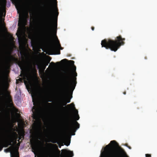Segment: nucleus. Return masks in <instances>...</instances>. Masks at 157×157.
<instances>
[{"label":"nucleus","mask_w":157,"mask_h":157,"mask_svg":"<svg viewBox=\"0 0 157 157\" xmlns=\"http://www.w3.org/2000/svg\"><path fill=\"white\" fill-rule=\"evenodd\" d=\"M67 61V59H64L60 61V62L61 63H64L65 62Z\"/></svg>","instance_id":"21"},{"label":"nucleus","mask_w":157,"mask_h":157,"mask_svg":"<svg viewBox=\"0 0 157 157\" xmlns=\"http://www.w3.org/2000/svg\"><path fill=\"white\" fill-rule=\"evenodd\" d=\"M70 142H68V143L67 144H66V145L67 146H68L70 144Z\"/></svg>","instance_id":"29"},{"label":"nucleus","mask_w":157,"mask_h":157,"mask_svg":"<svg viewBox=\"0 0 157 157\" xmlns=\"http://www.w3.org/2000/svg\"><path fill=\"white\" fill-rule=\"evenodd\" d=\"M35 157H36V155H35Z\"/></svg>","instance_id":"45"},{"label":"nucleus","mask_w":157,"mask_h":157,"mask_svg":"<svg viewBox=\"0 0 157 157\" xmlns=\"http://www.w3.org/2000/svg\"><path fill=\"white\" fill-rule=\"evenodd\" d=\"M51 64L53 65H55V63H54V62H51Z\"/></svg>","instance_id":"27"},{"label":"nucleus","mask_w":157,"mask_h":157,"mask_svg":"<svg viewBox=\"0 0 157 157\" xmlns=\"http://www.w3.org/2000/svg\"><path fill=\"white\" fill-rule=\"evenodd\" d=\"M32 101L34 105H37L39 103V100L36 95H35L34 97L32 96Z\"/></svg>","instance_id":"12"},{"label":"nucleus","mask_w":157,"mask_h":157,"mask_svg":"<svg viewBox=\"0 0 157 157\" xmlns=\"http://www.w3.org/2000/svg\"><path fill=\"white\" fill-rule=\"evenodd\" d=\"M49 58H50V59H51V58L49 56ZM50 60H49V61L47 62H46L45 63V65H44V69H45V67H46V66H47L48 65V63H49L50 62Z\"/></svg>","instance_id":"20"},{"label":"nucleus","mask_w":157,"mask_h":157,"mask_svg":"<svg viewBox=\"0 0 157 157\" xmlns=\"http://www.w3.org/2000/svg\"><path fill=\"white\" fill-rule=\"evenodd\" d=\"M48 101H49V102H52V100H49Z\"/></svg>","instance_id":"33"},{"label":"nucleus","mask_w":157,"mask_h":157,"mask_svg":"<svg viewBox=\"0 0 157 157\" xmlns=\"http://www.w3.org/2000/svg\"><path fill=\"white\" fill-rule=\"evenodd\" d=\"M73 135H75V133H73L72 134Z\"/></svg>","instance_id":"38"},{"label":"nucleus","mask_w":157,"mask_h":157,"mask_svg":"<svg viewBox=\"0 0 157 157\" xmlns=\"http://www.w3.org/2000/svg\"><path fill=\"white\" fill-rule=\"evenodd\" d=\"M10 157H19V153L18 151H15L13 153L11 152Z\"/></svg>","instance_id":"14"},{"label":"nucleus","mask_w":157,"mask_h":157,"mask_svg":"<svg viewBox=\"0 0 157 157\" xmlns=\"http://www.w3.org/2000/svg\"><path fill=\"white\" fill-rule=\"evenodd\" d=\"M25 17V16L24 14H22L21 16L20 17V18L23 21L24 20Z\"/></svg>","instance_id":"18"},{"label":"nucleus","mask_w":157,"mask_h":157,"mask_svg":"<svg viewBox=\"0 0 157 157\" xmlns=\"http://www.w3.org/2000/svg\"><path fill=\"white\" fill-rule=\"evenodd\" d=\"M124 145L127 147L129 146L127 144H125Z\"/></svg>","instance_id":"28"},{"label":"nucleus","mask_w":157,"mask_h":157,"mask_svg":"<svg viewBox=\"0 0 157 157\" xmlns=\"http://www.w3.org/2000/svg\"><path fill=\"white\" fill-rule=\"evenodd\" d=\"M18 25H19V23H18Z\"/></svg>","instance_id":"43"},{"label":"nucleus","mask_w":157,"mask_h":157,"mask_svg":"<svg viewBox=\"0 0 157 157\" xmlns=\"http://www.w3.org/2000/svg\"><path fill=\"white\" fill-rule=\"evenodd\" d=\"M124 38H122L120 35L117 36L115 40L111 39H105L101 41L102 47H104L106 49H110L112 51L116 52L120 47L124 44Z\"/></svg>","instance_id":"5"},{"label":"nucleus","mask_w":157,"mask_h":157,"mask_svg":"<svg viewBox=\"0 0 157 157\" xmlns=\"http://www.w3.org/2000/svg\"><path fill=\"white\" fill-rule=\"evenodd\" d=\"M128 157L124 150L115 140H112L101 151L100 157Z\"/></svg>","instance_id":"3"},{"label":"nucleus","mask_w":157,"mask_h":157,"mask_svg":"<svg viewBox=\"0 0 157 157\" xmlns=\"http://www.w3.org/2000/svg\"><path fill=\"white\" fill-rule=\"evenodd\" d=\"M146 157H151V155L150 154H145Z\"/></svg>","instance_id":"22"},{"label":"nucleus","mask_w":157,"mask_h":157,"mask_svg":"<svg viewBox=\"0 0 157 157\" xmlns=\"http://www.w3.org/2000/svg\"><path fill=\"white\" fill-rule=\"evenodd\" d=\"M66 131L67 132H75L79 128L80 125L76 121H73L71 115L65 120L63 124Z\"/></svg>","instance_id":"7"},{"label":"nucleus","mask_w":157,"mask_h":157,"mask_svg":"<svg viewBox=\"0 0 157 157\" xmlns=\"http://www.w3.org/2000/svg\"><path fill=\"white\" fill-rule=\"evenodd\" d=\"M6 3V2H1L0 1V17L3 14V11L5 10Z\"/></svg>","instance_id":"11"},{"label":"nucleus","mask_w":157,"mask_h":157,"mask_svg":"<svg viewBox=\"0 0 157 157\" xmlns=\"http://www.w3.org/2000/svg\"><path fill=\"white\" fill-rule=\"evenodd\" d=\"M60 50H58V53H57V54H60Z\"/></svg>","instance_id":"25"},{"label":"nucleus","mask_w":157,"mask_h":157,"mask_svg":"<svg viewBox=\"0 0 157 157\" xmlns=\"http://www.w3.org/2000/svg\"><path fill=\"white\" fill-rule=\"evenodd\" d=\"M72 96L71 98H69L68 97H66L64 98V99L67 102V103H70L71 101V99Z\"/></svg>","instance_id":"15"},{"label":"nucleus","mask_w":157,"mask_h":157,"mask_svg":"<svg viewBox=\"0 0 157 157\" xmlns=\"http://www.w3.org/2000/svg\"><path fill=\"white\" fill-rule=\"evenodd\" d=\"M56 63L57 64H59V62H57Z\"/></svg>","instance_id":"36"},{"label":"nucleus","mask_w":157,"mask_h":157,"mask_svg":"<svg viewBox=\"0 0 157 157\" xmlns=\"http://www.w3.org/2000/svg\"><path fill=\"white\" fill-rule=\"evenodd\" d=\"M128 147L130 149H132L131 147L129 146Z\"/></svg>","instance_id":"30"},{"label":"nucleus","mask_w":157,"mask_h":157,"mask_svg":"<svg viewBox=\"0 0 157 157\" xmlns=\"http://www.w3.org/2000/svg\"><path fill=\"white\" fill-rule=\"evenodd\" d=\"M2 56L4 63L0 68V86L2 87L6 86L8 89V78L5 77V75L10 68V63L11 60L17 64L22 70L24 68L25 65L22 61L11 56V53L8 51L4 52Z\"/></svg>","instance_id":"2"},{"label":"nucleus","mask_w":157,"mask_h":157,"mask_svg":"<svg viewBox=\"0 0 157 157\" xmlns=\"http://www.w3.org/2000/svg\"><path fill=\"white\" fill-rule=\"evenodd\" d=\"M38 142L40 143V141L38 140H37L34 139L30 140L32 151L34 152L35 155L39 151L40 148V145Z\"/></svg>","instance_id":"9"},{"label":"nucleus","mask_w":157,"mask_h":157,"mask_svg":"<svg viewBox=\"0 0 157 157\" xmlns=\"http://www.w3.org/2000/svg\"><path fill=\"white\" fill-rule=\"evenodd\" d=\"M14 133L16 135H17V134H16V133H15V132H14Z\"/></svg>","instance_id":"41"},{"label":"nucleus","mask_w":157,"mask_h":157,"mask_svg":"<svg viewBox=\"0 0 157 157\" xmlns=\"http://www.w3.org/2000/svg\"><path fill=\"white\" fill-rule=\"evenodd\" d=\"M48 105H51V103H48Z\"/></svg>","instance_id":"37"},{"label":"nucleus","mask_w":157,"mask_h":157,"mask_svg":"<svg viewBox=\"0 0 157 157\" xmlns=\"http://www.w3.org/2000/svg\"><path fill=\"white\" fill-rule=\"evenodd\" d=\"M45 1L47 9V17L44 32L49 41L52 42L55 38L58 47L61 48V45L56 36L57 18L59 14L57 0H45Z\"/></svg>","instance_id":"1"},{"label":"nucleus","mask_w":157,"mask_h":157,"mask_svg":"<svg viewBox=\"0 0 157 157\" xmlns=\"http://www.w3.org/2000/svg\"><path fill=\"white\" fill-rule=\"evenodd\" d=\"M46 145L50 149L54 148L53 153V157H72L74 155L72 151H67L65 149L62 150V153H61L56 144L49 143H47Z\"/></svg>","instance_id":"6"},{"label":"nucleus","mask_w":157,"mask_h":157,"mask_svg":"<svg viewBox=\"0 0 157 157\" xmlns=\"http://www.w3.org/2000/svg\"><path fill=\"white\" fill-rule=\"evenodd\" d=\"M91 29H92V30H93H93H94V27H93V26L92 27H91Z\"/></svg>","instance_id":"26"},{"label":"nucleus","mask_w":157,"mask_h":157,"mask_svg":"<svg viewBox=\"0 0 157 157\" xmlns=\"http://www.w3.org/2000/svg\"><path fill=\"white\" fill-rule=\"evenodd\" d=\"M67 103V102L66 101L64 98L61 100L58 104L57 107V111L59 113H61L63 110L66 107H68V109L70 113H71L73 109H75V113L76 114V115L75 116L76 120H78L80 117L78 114V111L75 109L74 103H72L70 104L67 105L66 107H63L64 106H66Z\"/></svg>","instance_id":"8"},{"label":"nucleus","mask_w":157,"mask_h":157,"mask_svg":"<svg viewBox=\"0 0 157 157\" xmlns=\"http://www.w3.org/2000/svg\"><path fill=\"white\" fill-rule=\"evenodd\" d=\"M5 151H6V152H9L8 151H9V150H5Z\"/></svg>","instance_id":"35"},{"label":"nucleus","mask_w":157,"mask_h":157,"mask_svg":"<svg viewBox=\"0 0 157 157\" xmlns=\"http://www.w3.org/2000/svg\"><path fill=\"white\" fill-rule=\"evenodd\" d=\"M3 93L2 90L0 91V96L1 97V95H3Z\"/></svg>","instance_id":"23"},{"label":"nucleus","mask_w":157,"mask_h":157,"mask_svg":"<svg viewBox=\"0 0 157 157\" xmlns=\"http://www.w3.org/2000/svg\"><path fill=\"white\" fill-rule=\"evenodd\" d=\"M28 67L29 70L31 72L35 71V68L33 67V64L31 61H29L28 62Z\"/></svg>","instance_id":"13"},{"label":"nucleus","mask_w":157,"mask_h":157,"mask_svg":"<svg viewBox=\"0 0 157 157\" xmlns=\"http://www.w3.org/2000/svg\"><path fill=\"white\" fill-rule=\"evenodd\" d=\"M8 96H10V93H9V94H8Z\"/></svg>","instance_id":"40"},{"label":"nucleus","mask_w":157,"mask_h":157,"mask_svg":"<svg viewBox=\"0 0 157 157\" xmlns=\"http://www.w3.org/2000/svg\"><path fill=\"white\" fill-rule=\"evenodd\" d=\"M12 142L11 140H4L2 143L0 144V151L2 150L3 147H8L9 145H11Z\"/></svg>","instance_id":"10"},{"label":"nucleus","mask_w":157,"mask_h":157,"mask_svg":"<svg viewBox=\"0 0 157 157\" xmlns=\"http://www.w3.org/2000/svg\"><path fill=\"white\" fill-rule=\"evenodd\" d=\"M123 94H124V95H125L126 94V91H124L123 93Z\"/></svg>","instance_id":"31"},{"label":"nucleus","mask_w":157,"mask_h":157,"mask_svg":"<svg viewBox=\"0 0 157 157\" xmlns=\"http://www.w3.org/2000/svg\"><path fill=\"white\" fill-rule=\"evenodd\" d=\"M4 130H5V131H6V130L5 128H4Z\"/></svg>","instance_id":"39"},{"label":"nucleus","mask_w":157,"mask_h":157,"mask_svg":"<svg viewBox=\"0 0 157 157\" xmlns=\"http://www.w3.org/2000/svg\"><path fill=\"white\" fill-rule=\"evenodd\" d=\"M70 64L73 66V68L71 69H67L64 73L63 84L66 88V91L65 94L66 95L68 91H73L77 83L76 77L77 74L76 72V67L74 65V61L70 60L68 61Z\"/></svg>","instance_id":"4"},{"label":"nucleus","mask_w":157,"mask_h":157,"mask_svg":"<svg viewBox=\"0 0 157 157\" xmlns=\"http://www.w3.org/2000/svg\"><path fill=\"white\" fill-rule=\"evenodd\" d=\"M20 139H21V137H19V140H18V142H19V140H20Z\"/></svg>","instance_id":"32"},{"label":"nucleus","mask_w":157,"mask_h":157,"mask_svg":"<svg viewBox=\"0 0 157 157\" xmlns=\"http://www.w3.org/2000/svg\"><path fill=\"white\" fill-rule=\"evenodd\" d=\"M39 132H41L42 131L40 129L39 130H36V133H38Z\"/></svg>","instance_id":"24"},{"label":"nucleus","mask_w":157,"mask_h":157,"mask_svg":"<svg viewBox=\"0 0 157 157\" xmlns=\"http://www.w3.org/2000/svg\"><path fill=\"white\" fill-rule=\"evenodd\" d=\"M14 148V147H13V146H10L8 148L6 149L5 150H9V151H8L10 152Z\"/></svg>","instance_id":"17"},{"label":"nucleus","mask_w":157,"mask_h":157,"mask_svg":"<svg viewBox=\"0 0 157 157\" xmlns=\"http://www.w3.org/2000/svg\"><path fill=\"white\" fill-rule=\"evenodd\" d=\"M13 1L15 2L16 3L18 4L19 6H21L20 0H12Z\"/></svg>","instance_id":"16"},{"label":"nucleus","mask_w":157,"mask_h":157,"mask_svg":"<svg viewBox=\"0 0 157 157\" xmlns=\"http://www.w3.org/2000/svg\"><path fill=\"white\" fill-rule=\"evenodd\" d=\"M48 142H51L52 143H57V141H56V140L55 139H52L51 140L49 141Z\"/></svg>","instance_id":"19"},{"label":"nucleus","mask_w":157,"mask_h":157,"mask_svg":"<svg viewBox=\"0 0 157 157\" xmlns=\"http://www.w3.org/2000/svg\"><path fill=\"white\" fill-rule=\"evenodd\" d=\"M59 147V148L61 147V146H60Z\"/></svg>","instance_id":"42"},{"label":"nucleus","mask_w":157,"mask_h":157,"mask_svg":"<svg viewBox=\"0 0 157 157\" xmlns=\"http://www.w3.org/2000/svg\"><path fill=\"white\" fill-rule=\"evenodd\" d=\"M1 123V120H0V123Z\"/></svg>","instance_id":"44"},{"label":"nucleus","mask_w":157,"mask_h":157,"mask_svg":"<svg viewBox=\"0 0 157 157\" xmlns=\"http://www.w3.org/2000/svg\"><path fill=\"white\" fill-rule=\"evenodd\" d=\"M5 151H6V152H9L8 151H9V150H5Z\"/></svg>","instance_id":"34"}]
</instances>
